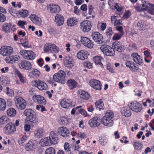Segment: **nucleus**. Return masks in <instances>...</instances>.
I'll return each mask as SVG.
<instances>
[{
  "label": "nucleus",
  "mask_w": 154,
  "mask_h": 154,
  "mask_svg": "<svg viewBox=\"0 0 154 154\" xmlns=\"http://www.w3.org/2000/svg\"><path fill=\"white\" fill-rule=\"evenodd\" d=\"M113 112L110 110H108L105 115L102 118L101 122L104 126L108 127H111L114 124L113 119Z\"/></svg>",
  "instance_id": "1"
},
{
  "label": "nucleus",
  "mask_w": 154,
  "mask_h": 154,
  "mask_svg": "<svg viewBox=\"0 0 154 154\" xmlns=\"http://www.w3.org/2000/svg\"><path fill=\"white\" fill-rule=\"evenodd\" d=\"M137 26L139 29L140 30H145L146 27V23L143 20H141L138 23Z\"/></svg>",
  "instance_id": "40"
},
{
  "label": "nucleus",
  "mask_w": 154,
  "mask_h": 154,
  "mask_svg": "<svg viewBox=\"0 0 154 154\" xmlns=\"http://www.w3.org/2000/svg\"><path fill=\"white\" fill-rule=\"evenodd\" d=\"M117 17L116 16H112L111 17L112 22L114 23V26L116 27L120 26L122 24V21L120 20H117Z\"/></svg>",
  "instance_id": "38"
},
{
  "label": "nucleus",
  "mask_w": 154,
  "mask_h": 154,
  "mask_svg": "<svg viewBox=\"0 0 154 154\" xmlns=\"http://www.w3.org/2000/svg\"><path fill=\"white\" fill-rule=\"evenodd\" d=\"M7 115L9 116L14 117L15 116L16 113V111L15 109L11 108L8 109L7 111Z\"/></svg>",
  "instance_id": "49"
},
{
  "label": "nucleus",
  "mask_w": 154,
  "mask_h": 154,
  "mask_svg": "<svg viewBox=\"0 0 154 154\" xmlns=\"http://www.w3.org/2000/svg\"><path fill=\"white\" fill-rule=\"evenodd\" d=\"M125 65L127 67H128L133 72L138 71L139 69V66L136 65L134 63L131 61L126 62Z\"/></svg>",
  "instance_id": "20"
},
{
  "label": "nucleus",
  "mask_w": 154,
  "mask_h": 154,
  "mask_svg": "<svg viewBox=\"0 0 154 154\" xmlns=\"http://www.w3.org/2000/svg\"><path fill=\"white\" fill-rule=\"evenodd\" d=\"M19 66L20 69L26 70L30 69L32 68L31 63L26 60H23L19 63Z\"/></svg>",
  "instance_id": "18"
},
{
  "label": "nucleus",
  "mask_w": 154,
  "mask_h": 154,
  "mask_svg": "<svg viewBox=\"0 0 154 154\" xmlns=\"http://www.w3.org/2000/svg\"><path fill=\"white\" fill-rule=\"evenodd\" d=\"M133 60L139 65H141L143 62V60L142 57L138 55L137 53H133L131 54Z\"/></svg>",
  "instance_id": "28"
},
{
  "label": "nucleus",
  "mask_w": 154,
  "mask_h": 154,
  "mask_svg": "<svg viewBox=\"0 0 154 154\" xmlns=\"http://www.w3.org/2000/svg\"><path fill=\"white\" fill-rule=\"evenodd\" d=\"M79 27L83 32H88L91 29L92 27V23L87 20L84 21L81 23Z\"/></svg>",
  "instance_id": "6"
},
{
  "label": "nucleus",
  "mask_w": 154,
  "mask_h": 154,
  "mask_svg": "<svg viewBox=\"0 0 154 154\" xmlns=\"http://www.w3.org/2000/svg\"><path fill=\"white\" fill-rule=\"evenodd\" d=\"M101 51L104 54L107 56H112L115 54L113 48L107 45H102L100 48Z\"/></svg>",
  "instance_id": "7"
},
{
  "label": "nucleus",
  "mask_w": 154,
  "mask_h": 154,
  "mask_svg": "<svg viewBox=\"0 0 154 154\" xmlns=\"http://www.w3.org/2000/svg\"><path fill=\"white\" fill-rule=\"evenodd\" d=\"M106 35L107 36H111L113 34L112 29L111 27L108 28L105 32Z\"/></svg>",
  "instance_id": "63"
},
{
  "label": "nucleus",
  "mask_w": 154,
  "mask_h": 154,
  "mask_svg": "<svg viewBox=\"0 0 154 154\" xmlns=\"http://www.w3.org/2000/svg\"><path fill=\"white\" fill-rule=\"evenodd\" d=\"M77 22L76 19L75 18H72L69 19L67 20V24L68 26H72L76 24Z\"/></svg>",
  "instance_id": "50"
},
{
  "label": "nucleus",
  "mask_w": 154,
  "mask_h": 154,
  "mask_svg": "<svg viewBox=\"0 0 154 154\" xmlns=\"http://www.w3.org/2000/svg\"><path fill=\"white\" fill-rule=\"evenodd\" d=\"M39 143L40 145L42 147L51 145L47 137H45L42 139Z\"/></svg>",
  "instance_id": "35"
},
{
  "label": "nucleus",
  "mask_w": 154,
  "mask_h": 154,
  "mask_svg": "<svg viewBox=\"0 0 154 154\" xmlns=\"http://www.w3.org/2000/svg\"><path fill=\"white\" fill-rule=\"evenodd\" d=\"M8 10L9 13L13 17H18V12L16 10L10 7L8 8Z\"/></svg>",
  "instance_id": "51"
},
{
  "label": "nucleus",
  "mask_w": 154,
  "mask_h": 154,
  "mask_svg": "<svg viewBox=\"0 0 154 154\" xmlns=\"http://www.w3.org/2000/svg\"><path fill=\"white\" fill-rule=\"evenodd\" d=\"M91 36L93 40L98 44H101L103 42V37L101 34L98 32L93 33Z\"/></svg>",
  "instance_id": "13"
},
{
  "label": "nucleus",
  "mask_w": 154,
  "mask_h": 154,
  "mask_svg": "<svg viewBox=\"0 0 154 154\" xmlns=\"http://www.w3.org/2000/svg\"><path fill=\"white\" fill-rule=\"evenodd\" d=\"M124 33L121 32L120 33H116L114 34L112 37V39L113 40H117L120 39L122 36L123 35Z\"/></svg>",
  "instance_id": "58"
},
{
  "label": "nucleus",
  "mask_w": 154,
  "mask_h": 154,
  "mask_svg": "<svg viewBox=\"0 0 154 154\" xmlns=\"http://www.w3.org/2000/svg\"><path fill=\"white\" fill-rule=\"evenodd\" d=\"M70 118L66 117H62L60 118V123L62 125H66L68 124L71 121Z\"/></svg>",
  "instance_id": "41"
},
{
  "label": "nucleus",
  "mask_w": 154,
  "mask_h": 154,
  "mask_svg": "<svg viewBox=\"0 0 154 154\" xmlns=\"http://www.w3.org/2000/svg\"><path fill=\"white\" fill-rule=\"evenodd\" d=\"M44 130L42 128H39L35 130L34 135L35 137L39 138L44 136Z\"/></svg>",
  "instance_id": "34"
},
{
  "label": "nucleus",
  "mask_w": 154,
  "mask_h": 154,
  "mask_svg": "<svg viewBox=\"0 0 154 154\" xmlns=\"http://www.w3.org/2000/svg\"><path fill=\"white\" fill-rule=\"evenodd\" d=\"M65 66L69 68H71L74 66V61L69 56L66 57L63 59Z\"/></svg>",
  "instance_id": "22"
},
{
  "label": "nucleus",
  "mask_w": 154,
  "mask_h": 154,
  "mask_svg": "<svg viewBox=\"0 0 154 154\" xmlns=\"http://www.w3.org/2000/svg\"><path fill=\"white\" fill-rule=\"evenodd\" d=\"M6 102L4 99L0 98V110L4 111L6 108Z\"/></svg>",
  "instance_id": "52"
},
{
  "label": "nucleus",
  "mask_w": 154,
  "mask_h": 154,
  "mask_svg": "<svg viewBox=\"0 0 154 154\" xmlns=\"http://www.w3.org/2000/svg\"><path fill=\"white\" fill-rule=\"evenodd\" d=\"M20 59V57L17 55L9 56L5 59V60L8 63H13L15 62L18 61Z\"/></svg>",
  "instance_id": "26"
},
{
  "label": "nucleus",
  "mask_w": 154,
  "mask_h": 154,
  "mask_svg": "<svg viewBox=\"0 0 154 154\" xmlns=\"http://www.w3.org/2000/svg\"><path fill=\"white\" fill-rule=\"evenodd\" d=\"M7 92L6 94L10 97H13L14 95V91L9 88L8 87L6 88Z\"/></svg>",
  "instance_id": "61"
},
{
  "label": "nucleus",
  "mask_w": 154,
  "mask_h": 154,
  "mask_svg": "<svg viewBox=\"0 0 154 154\" xmlns=\"http://www.w3.org/2000/svg\"><path fill=\"white\" fill-rule=\"evenodd\" d=\"M18 14L22 18H25L29 14V11L26 9H21L18 11Z\"/></svg>",
  "instance_id": "37"
},
{
  "label": "nucleus",
  "mask_w": 154,
  "mask_h": 154,
  "mask_svg": "<svg viewBox=\"0 0 154 154\" xmlns=\"http://www.w3.org/2000/svg\"><path fill=\"white\" fill-rule=\"evenodd\" d=\"M5 134H12L16 131L14 125L12 123L7 124L4 129Z\"/></svg>",
  "instance_id": "14"
},
{
  "label": "nucleus",
  "mask_w": 154,
  "mask_h": 154,
  "mask_svg": "<svg viewBox=\"0 0 154 154\" xmlns=\"http://www.w3.org/2000/svg\"><path fill=\"white\" fill-rule=\"evenodd\" d=\"M81 41L82 44L88 48H91L93 47V42L86 37H81Z\"/></svg>",
  "instance_id": "21"
},
{
  "label": "nucleus",
  "mask_w": 154,
  "mask_h": 154,
  "mask_svg": "<svg viewBox=\"0 0 154 154\" xmlns=\"http://www.w3.org/2000/svg\"><path fill=\"white\" fill-rule=\"evenodd\" d=\"M36 147V144L34 141L30 140L26 145L25 149L26 151H31Z\"/></svg>",
  "instance_id": "29"
},
{
  "label": "nucleus",
  "mask_w": 154,
  "mask_h": 154,
  "mask_svg": "<svg viewBox=\"0 0 154 154\" xmlns=\"http://www.w3.org/2000/svg\"><path fill=\"white\" fill-rule=\"evenodd\" d=\"M32 99L35 102L39 104L45 105L46 103V100L44 97L39 95H34Z\"/></svg>",
  "instance_id": "19"
},
{
  "label": "nucleus",
  "mask_w": 154,
  "mask_h": 154,
  "mask_svg": "<svg viewBox=\"0 0 154 154\" xmlns=\"http://www.w3.org/2000/svg\"><path fill=\"white\" fill-rule=\"evenodd\" d=\"M128 105L133 111L136 112H140L142 109V105L136 101L129 102Z\"/></svg>",
  "instance_id": "3"
},
{
  "label": "nucleus",
  "mask_w": 154,
  "mask_h": 154,
  "mask_svg": "<svg viewBox=\"0 0 154 154\" xmlns=\"http://www.w3.org/2000/svg\"><path fill=\"white\" fill-rule=\"evenodd\" d=\"M89 84L91 87L96 90H100L101 89L102 85L98 80H91L89 82Z\"/></svg>",
  "instance_id": "23"
},
{
  "label": "nucleus",
  "mask_w": 154,
  "mask_h": 154,
  "mask_svg": "<svg viewBox=\"0 0 154 154\" xmlns=\"http://www.w3.org/2000/svg\"><path fill=\"white\" fill-rule=\"evenodd\" d=\"M55 153L56 151L54 148L50 147L46 149L45 154H55Z\"/></svg>",
  "instance_id": "56"
},
{
  "label": "nucleus",
  "mask_w": 154,
  "mask_h": 154,
  "mask_svg": "<svg viewBox=\"0 0 154 154\" xmlns=\"http://www.w3.org/2000/svg\"><path fill=\"white\" fill-rule=\"evenodd\" d=\"M13 52V48L11 46H3L0 48V54L3 56H9Z\"/></svg>",
  "instance_id": "8"
},
{
  "label": "nucleus",
  "mask_w": 154,
  "mask_h": 154,
  "mask_svg": "<svg viewBox=\"0 0 154 154\" xmlns=\"http://www.w3.org/2000/svg\"><path fill=\"white\" fill-rule=\"evenodd\" d=\"M101 122L100 119L97 117H94L89 121L88 124L91 127L94 128L99 126Z\"/></svg>",
  "instance_id": "15"
},
{
  "label": "nucleus",
  "mask_w": 154,
  "mask_h": 154,
  "mask_svg": "<svg viewBox=\"0 0 154 154\" xmlns=\"http://www.w3.org/2000/svg\"><path fill=\"white\" fill-rule=\"evenodd\" d=\"M47 9L51 13H56L59 12L60 11V8L57 5L50 4L47 6Z\"/></svg>",
  "instance_id": "17"
},
{
  "label": "nucleus",
  "mask_w": 154,
  "mask_h": 154,
  "mask_svg": "<svg viewBox=\"0 0 154 154\" xmlns=\"http://www.w3.org/2000/svg\"><path fill=\"white\" fill-rule=\"evenodd\" d=\"M35 113L34 111L31 109H26L23 112L24 115L27 116L28 117V119Z\"/></svg>",
  "instance_id": "44"
},
{
  "label": "nucleus",
  "mask_w": 154,
  "mask_h": 154,
  "mask_svg": "<svg viewBox=\"0 0 154 154\" xmlns=\"http://www.w3.org/2000/svg\"><path fill=\"white\" fill-rule=\"evenodd\" d=\"M59 132L61 135L64 137L68 136L69 134V130L66 127H62L60 128L59 129Z\"/></svg>",
  "instance_id": "31"
},
{
  "label": "nucleus",
  "mask_w": 154,
  "mask_h": 154,
  "mask_svg": "<svg viewBox=\"0 0 154 154\" xmlns=\"http://www.w3.org/2000/svg\"><path fill=\"white\" fill-rule=\"evenodd\" d=\"M0 80L2 84L3 85H7L9 84V81L6 76H1Z\"/></svg>",
  "instance_id": "47"
},
{
  "label": "nucleus",
  "mask_w": 154,
  "mask_h": 154,
  "mask_svg": "<svg viewBox=\"0 0 154 154\" xmlns=\"http://www.w3.org/2000/svg\"><path fill=\"white\" fill-rule=\"evenodd\" d=\"M107 139L104 137H99V142L102 146H104L107 143Z\"/></svg>",
  "instance_id": "60"
},
{
  "label": "nucleus",
  "mask_w": 154,
  "mask_h": 154,
  "mask_svg": "<svg viewBox=\"0 0 154 154\" xmlns=\"http://www.w3.org/2000/svg\"><path fill=\"white\" fill-rule=\"evenodd\" d=\"M95 105L96 108L100 110L101 109H103L104 108L103 101L101 99L99 100L96 102Z\"/></svg>",
  "instance_id": "39"
},
{
  "label": "nucleus",
  "mask_w": 154,
  "mask_h": 154,
  "mask_svg": "<svg viewBox=\"0 0 154 154\" xmlns=\"http://www.w3.org/2000/svg\"><path fill=\"white\" fill-rule=\"evenodd\" d=\"M32 85L37 87L39 90L41 91L46 90L48 88V86L43 81L40 80L32 81Z\"/></svg>",
  "instance_id": "10"
},
{
  "label": "nucleus",
  "mask_w": 154,
  "mask_h": 154,
  "mask_svg": "<svg viewBox=\"0 0 154 154\" xmlns=\"http://www.w3.org/2000/svg\"><path fill=\"white\" fill-rule=\"evenodd\" d=\"M142 6L143 7V9L147 11L149 14L152 15H154V5L151 4L148 2L145 1L142 5Z\"/></svg>",
  "instance_id": "12"
},
{
  "label": "nucleus",
  "mask_w": 154,
  "mask_h": 154,
  "mask_svg": "<svg viewBox=\"0 0 154 154\" xmlns=\"http://www.w3.org/2000/svg\"><path fill=\"white\" fill-rule=\"evenodd\" d=\"M14 101L16 107L19 110L24 109L26 105L25 100L22 97L16 95L14 98Z\"/></svg>",
  "instance_id": "2"
},
{
  "label": "nucleus",
  "mask_w": 154,
  "mask_h": 154,
  "mask_svg": "<svg viewBox=\"0 0 154 154\" xmlns=\"http://www.w3.org/2000/svg\"><path fill=\"white\" fill-rule=\"evenodd\" d=\"M59 48L55 44L52 43H47L44 47V51L46 53L49 52H53L56 53H58L59 51Z\"/></svg>",
  "instance_id": "4"
},
{
  "label": "nucleus",
  "mask_w": 154,
  "mask_h": 154,
  "mask_svg": "<svg viewBox=\"0 0 154 154\" xmlns=\"http://www.w3.org/2000/svg\"><path fill=\"white\" fill-rule=\"evenodd\" d=\"M47 137L51 145L56 144L58 143V134L56 131H51L50 132L49 136Z\"/></svg>",
  "instance_id": "11"
},
{
  "label": "nucleus",
  "mask_w": 154,
  "mask_h": 154,
  "mask_svg": "<svg viewBox=\"0 0 154 154\" xmlns=\"http://www.w3.org/2000/svg\"><path fill=\"white\" fill-rule=\"evenodd\" d=\"M112 47L113 49H115L119 52H122L124 50V45L118 41H116L113 42Z\"/></svg>",
  "instance_id": "25"
},
{
  "label": "nucleus",
  "mask_w": 154,
  "mask_h": 154,
  "mask_svg": "<svg viewBox=\"0 0 154 154\" xmlns=\"http://www.w3.org/2000/svg\"><path fill=\"white\" fill-rule=\"evenodd\" d=\"M72 101L69 99L65 98L62 100L60 102V105L64 109H69L72 105Z\"/></svg>",
  "instance_id": "16"
},
{
  "label": "nucleus",
  "mask_w": 154,
  "mask_h": 154,
  "mask_svg": "<svg viewBox=\"0 0 154 154\" xmlns=\"http://www.w3.org/2000/svg\"><path fill=\"white\" fill-rule=\"evenodd\" d=\"M17 24L22 28L24 29L25 28L24 26L26 25V22L24 20H19L18 21Z\"/></svg>",
  "instance_id": "62"
},
{
  "label": "nucleus",
  "mask_w": 154,
  "mask_h": 154,
  "mask_svg": "<svg viewBox=\"0 0 154 154\" xmlns=\"http://www.w3.org/2000/svg\"><path fill=\"white\" fill-rule=\"evenodd\" d=\"M67 83L69 88L71 89L75 87L77 84L76 82L74 80L72 79L68 80Z\"/></svg>",
  "instance_id": "43"
},
{
  "label": "nucleus",
  "mask_w": 154,
  "mask_h": 154,
  "mask_svg": "<svg viewBox=\"0 0 154 154\" xmlns=\"http://www.w3.org/2000/svg\"><path fill=\"white\" fill-rule=\"evenodd\" d=\"M16 74L19 78L20 81L23 83L26 82V80L25 78L23 76L21 73V72L18 70H15Z\"/></svg>",
  "instance_id": "45"
},
{
  "label": "nucleus",
  "mask_w": 154,
  "mask_h": 154,
  "mask_svg": "<svg viewBox=\"0 0 154 154\" xmlns=\"http://www.w3.org/2000/svg\"><path fill=\"white\" fill-rule=\"evenodd\" d=\"M11 26V25L10 23H5L2 26V30L5 32H10V30Z\"/></svg>",
  "instance_id": "54"
},
{
  "label": "nucleus",
  "mask_w": 154,
  "mask_h": 154,
  "mask_svg": "<svg viewBox=\"0 0 154 154\" xmlns=\"http://www.w3.org/2000/svg\"><path fill=\"white\" fill-rule=\"evenodd\" d=\"M55 21L58 26H61L64 23V17L61 15L57 14L55 16Z\"/></svg>",
  "instance_id": "32"
},
{
  "label": "nucleus",
  "mask_w": 154,
  "mask_h": 154,
  "mask_svg": "<svg viewBox=\"0 0 154 154\" xmlns=\"http://www.w3.org/2000/svg\"><path fill=\"white\" fill-rule=\"evenodd\" d=\"M106 23L99 22L98 23L97 27L98 29L102 31H104L106 27Z\"/></svg>",
  "instance_id": "46"
},
{
  "label": "nucleus",
  "mask_w": 154,
  "mask_h": 154,
  "mask_svg": "<svg viewBox=\"0 0 154 154\" xmlns=\"http://www.w3.org/2000/svg\"><path fill=\"white\" fill-rule=\"evenodd\" d=\"M28 137L24 135L18 140V142L20 145L23 146L24 145Z\"/></svg>",
  "instance_id": "53"
},
{
  "label": "nucleus",
  "mask_w": 154,
  "mask_h": 154,
  "mask_svg": "<svg viewBox=\"0 0 154 154\" xmlns=\"http://www.w3.org/2000/svg\"><path fill=\"white\" fill-rule=\"evenodd\" d=\"M65 72L62 70H60L54 75L53 79L55 82L63 83L65 79Z\"/></svg>",
  "instance_id": "9"
},
{
  "label": "nucleus",
  "mask_w": 154,
  "mask_h": 154,
  "mask_svg": "<svg viewBox=\"0 0 154 154\" xmlns=\"http://www.w3.org/2000/svg\"><path fill=\"white\" fill-rule=\"evenodd\" d=\"M131 110L129 107H124L121 108V113L123 116L125 117H129L132 114Z\"/></svg>",
  "instance_id": "27"
},
{
  "label": "nucleus",
  "mask_w": 154,
  "mask_h": 154,
  "mask_svg": "<svg viewBox=\"0 0 154 154\" xmlns=\"http://www.w3.org/2000/svg\"><path fill=\"white\" fill-rule=\"evenodd\" d=\"M103 60L102 57L100 56H96L94 57V60L95 63L97 65H99L102 67H103V64L101 62Z\"/></svg>",
  "instance_id": "42"
},
{
  "label": "nucleus",
  "mask_w": 154,
  "mask_h": 154,
  "mask_svg": "<svg viewBox=\"0 0 154 154\" xmlns=\"http://www.w3.org/2000/svg\"><path fill=\"white\" fill-rule=\"evenodd\" d=\"M31 73L33 75L34 78H38L40 75V72L36 69H34L32 71Z\"/></svg>",
  "instance_id": "57"
},
{
  "label": "nucleus",
  "mask_w": 154,
  "mask_h": 154,
  "mask_svg": "<svg viewBox=\"0 0 154 154\" xmlns=\"http://www.w3.org/2000/svg\"><path fill=\"white\" fill-rule=\"evenodd\" d=\"M29 18L31 20L33 23L38 26H40L42 23L41 19L35 14H31Z\"/></svg>",
  "instance_id": "24"
},
{
  "label": "nucleus",
  "mask_w": 154,
  "mask_h": 154,
  "mask_svg": "<svg viewBox=\"0 0 154 154\" xmlns=\"http://www.w3.org/2000/svg\"><path fill=\"white\" fill-rule=\"evenodd\" d=\"M9 122V118L6 116H3L0 117V125H4Z\"/></svg>",
  "instance_id": "48"
},
{
  "label": "nucleus",
  "mask_w": 154,
  "mask_h": 154,
  "mask_svg": "<svg viewBox=\"0 0 154 154\" xmlns=\"http://www.w3.org/2000/svg\"><path fill=\"white\" fill-rule=\"evenodd\" d=\"M89 55V54L86 51L81 50L78 53V58L83 60L87 59Z\"/></svg>",
  "instance_id": "30"
},
{
  "label": "nucleus",
  "mask_w": 154,
  "mask_h": 154,
  "mask_svg": "<svg viewBox=\"0 0 154 154\" xmlns=\"http://www.w3.org/2000/svg\"><path fill=\"white\" fill-rule=\"evenodd\" d=\"M134 147L135 149L137 150H140L143 148V145L137 141H135L134 142Z\"/></svg>",
  "instance_id": "55"
},
{
  "label": "nucleus",
  "mask_w": 154,
  "mask_h": 154,
  "mask_svg": "<svg viewBox=\"0 0 154 154\" xmlns=\"http://www.w3.org/2000/svg\"><path fill=\"white\" fill-rule=\"evenodd\" d=\"M78 95L84 100H88L90 97L89 94L88 92L81 90L78 91Z\"/></svg>",
  "instance_id": "33"
},
{
  "label": "nucleus",
  "mask_w": 154,
  "mask_h": 154,
  "mask_svg": "<svg viewBox=\"0 0 154 154\" xmlns=\"http://www.w3.org/2000/svg\"><path fill=\"white\" fill-rule=\"evenodd\" d=\"M28 121L32 125H34L36 124L38 121V119L35 115V113L30 117H29Z\"/></svg>",
  "instance_id": "36"
},
{
  "label": "nucleus",
  "mask_w": 154,
  "mask_h": 154,
  "mask_svg": "<svg viewBox=\"0 0 154 154\" xmlns=\"http://www.w3.org/2000/svg\"><path fill=\"white\" fill-rule=\"evenodd\" d=\"M82 107V106H78V111L79 113L85 117L88 116L87 112L83 109L81 108Z\"/></svg>",
  "instance_id": "59"
},
{
  "label": "nucleus",
  "mask_w": 154,
  "mask_h": 154,
  "mask_svg": "<svg viewBox=\"0 0 154 154\" xmlns=\"http://www.w3.org/2000/svg\"><path fill=\"white\" fill-rule=\"evenodd\" d=\"M83 65L85 67L91 69L92 67V65L90 62L87 61L83 63Z\"/></svg>",
  "instance_id": "64"
},
{
  "label": "nucleus",
  "mask_w": 154,
  "mask_h": 154,
  "mask_svg": "<svg viewBox=\"0 0 154 154\" xmlns=\"http://www.w3.org/2000/svg\"><path fill=\"white\" fill-rule=\"evenodd\" d=\"M20 54L23 58L28 60H32L36 57L35 54L31 51L21 50Z\"/></svg>",
  "instance_id": "5"
}]
</instances>
